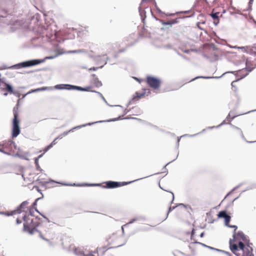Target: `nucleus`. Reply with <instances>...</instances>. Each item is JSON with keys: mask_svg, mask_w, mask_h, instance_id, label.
I'll return each mask as SVG.
<instances>
[{"mask_svg": "<svg viewBox=\"0 0 256 256\" xmlns=\"http://www.w3.org/2000/svg\"><path fill=\"white\" fill-rule=\"evenodd\" d=\"M177 19L172 20H170V25H172V24H176L178 22Z\"/></svg>", "mask_w": 256, "mask_h": 256, "instance_id": "obj_28", "label": "nucleus"}, {"mask_svg": "<svg viewBox=\"0 0 256 256\" xmlns=\"http://www.w3.org/2000/svg\"><path fill=\"white\" fill-rule=\"evenodd\" d=\"M42 156V154L40 155L38 158H35L34 163L37 167H39L38 159Z\"/></svg>", "mask_w": 256, "mask_h": 256, "instance_id": "obj_24", "label": "nucleus"}, {"mask_svg": "<svg viewBox=\"0 0 256 256\" xmlns=\"http://www.w3.org/2000/svg\"><path fill=\"white\" fill-rule=\"evenodd\" d=\"M190 239H191V240H194V242H192L190 244L189 246L190 248H192L194 244H200L204 246H206L204 244H202L200 242H198L195 240H196L194 238V228H192V231L191 232V236H190Z\"/></svg>", "mask_w": 256, "mask_h": 256, "instance_id": "obj_12", "label": "nucleus"}, {"mask_svg": "<svg viewBox=\"0 0 256 256\" xmlns=\"http://www.w3.org/2000/svg\"><path fill=\"white\" fill-rule=\"evenodd\" d=\"M119 238L118 236H116V234H112L108 239V242L110 244L115 243L116 246H119L120 244L118 243H116V242Z\"/></svg>", "mask_w": 256, "mask_h": 256, "instance_id": "obj_11", "label": "nucleus"}, {"mask_svg": "<svg viewBox=\"0 0 256 256\" xmlns=\"http://www.w3.org/2000/svg\"><path fill=\"white\" fill-rule=\"evenodd\" d=\"M22 177L24 178V180L26 181V182L28 183V184H32L34 182V177H32V178H28L26 177V175L25 174H22Z\"/></svg>", "mask_w": 256, "mask_h": 256, "instance_id": "obj_14", "label": "nucleus"}, {"mask_svg": "<svg viewBox=\"0 0 256 256\" xmlns=\"http://www.w3.org/2000/svg\"><path fill=\"white\" fill-rule=\"evenodd\" d=\"M6 86V90L8 92L10 93H12L13 92V90L12 86L8 84H5Z\"/></svg>", "mask_w": 256, "mask_h": 256, "instance_id": "obj_21", "label": "nucleus"}, {"mask_svg": "<svg viewBox=\"0 0 256 256\" xmlns=\"http://www.w3.org/2000/svg\"><path fill=\"white\" fill-rule=\"evenodd\" d=\"M20 100L16 106L13 108L14 118L12 122V138H16L20 134V120L18 118Z\"/></svg>", "mask_w": 256, "mask_h": 256, "instance_id": "obj_4", "label": "nucleus"}, {"mask_svg": "<svg viewBox=\"0 0 256 256\" xmlns=\"http://www.w3.org/2000/svg\"><path fill=\"white\" fill-rule=\"evenodd\" d=\"M226 254H228L229 256H230V253H229V252H226Z\"/></svg>", "mask_w": 256, "mask_h": 256, "instance_id": "obj_42", "label": "nucleus"}, {"mask_svg": "<svg viewBox=\"0 0 256 256\" xmlns=\"http://www.w3.org/2000/svg\"><path fill=\"white\" fill-rule=\"evenodd\" d=\"M247 74H248V73L246 74H245L244 75V76H246Z\"/></svg>", "mask_w": 256, "mask_h": 256, "instance_id": "obj_43", "label": "nucleus"}, {"mask_svg": "<svg viewBox=\"0 0 256 256\" xmlns=\"http://www.w3.org/2000/svg\"><path fill=\"white\" fill-rule=\"evenodd\" d=\"M22 220L24 221L23 218L22 219H20L19 218H16V224H20L22 222Z\"/></svg>", "mask_w": 256, "mask_h": 256, "instance_id": "obj_30", "label": "nucleus"}, {"mask_svg": "<svg viewBox=\"0 0 256 256\" xmlns=\"http://www.w3.org/2000/svg\"><path fill=\"white\" fill-rule=\"evenodd\" d=\"M70 90H79L80 91H83V89H84V88H82L80 86H72V85H70Z\"/></svg>", "mask_w": 256, "mask_h": 256, "instance_id": "obj_20", "label": "nucleus"}, {"mask_svg": "<svg viewBox=\"0 0 256 256\" xmlns=\"http://www.w3.org/2000/svg\"><path fill=\"white\" fill-rule=\"evenodd\" d=\"M30 206H29V202L28 201L26 200L23 202L17 210L12 211L10 212H3L2 214L5 216H10L14 214H19L22 212H26L30 209Z\"/></svg>", "mask_w": 256, "mask_h": 256, "instance_id": "obj_5", "label": "nucleus"}, {"mask_svg": "<svg viewBox=\"0 0 256 256\" xmlns=\"http://www.w3.org/2000/svg\"><path fill=\"white\" fill-rule=\"evenodd\" d=\"M230 116V114H228V116H227L226 118L228 119V117Z\"/></svg>", "mask_w": 256, "mask_h": 256, "instance_id": "obj_39", "label": "nucleus"}, {"mask_svg": "<svg viewBox=\"0 0 256 256\" xmlns=\"http://www.w3.org/2000/svg\"><path fill=\"white\" fill-rule=\"evenodd\" d=\"M56 56H51L48 57L47 58H48V59H52V58H55Z\"/></svg>", "mask_w": 256, "mask_h": 256, "instance_id": "obj_36", "label": "nucleus"}, {"mask_svg": "<svg viewBox=\"0 0 256 256\" xmlns=\"http://www.w3.org/2000/svg\"><path fill=\"white\" fill-rule=\"evenodd\" d=\"M218 216L219 218H224V219L225 224L226 226H228V224L230 222L231 217L227 214L226 211H220L218 214Z\"/></svg>", "mask_w": 256, "mask_h": 256, "instance_id": "obj_9", "label": "nucleus"}, {"mask_svg": "<svg viewBox=\"0 0 256 256\" xmlns=\"http://www.w3.org/2000/svg\"><path fill=\"white\" fill-rule=\"evenodd\" d=\"M145 94V92H142L141 93L136 92L135 93V94L134 96V99L138 100L140 98H141L144 96Z\"/></svg>", "mask_w": 256, "mask_h": 256, "instance_id": "obj_15", "label": "nucleus"}, {"mask_svg": "<svg viewBox=\"0 0 256 256\" xmlns=\"http://www.w3.org/2000/svg\"><path fill=\"white\" fill-rule=\"evenodd\" d=\"M180 206H184L183 204H180Z\"/></svg>", "mask_w": 256, "mask_h": 256, "instance_id": "obj_47", "label": "nucleus"}, {"mask_svg": "<svg viewBox=\"0 0 256 256\" xmlns=\"http://www.w3.org/2000/svg\"><path fill=\"white\" fill-rule=\"evenodd\" d=\"M42 62V60H34L20 63L18 66L20 67H28L40 64Z\"/></svg>", "mask_w": 256, "mask_h": 256, "instance_id": "obj_8", "label": "nucleus"}, {"mask_svg": "<svg viewBox=\"0 0 256 256\" xmlns=\"http://www.w3.org/2000/svg\"><path fill=\"white\" fill-rule=\"evenodd\" d=\"M244 70H240V72H243Z\"/></svg>", "mask_w": 256, "mask_h": 256, "instance_id": "obj_44", "label": "nucleus"}, {"mask_svg": "<svg viewBox=\"0 0 256 256\" xmlns=\"http://www.w3.org/2000/svg\"><path fill=\"white\" fill-rule=\"evenodd\" d=\"M92 86H86V87L84 88L83 91L95 92L94 90H92Z\"/></svg>", "mask_w": 256, "mask_h": 256, "instance_id": "obj_22", "label": "nucleus"}, {"mask_svg": "<svg viewBox=\"0 0 256 256\" xmlns=\"http://www.w3.org/2000/svg\"><path fill=\"white\" fill-rule=\"evenodd\" d=\"M254 47L256 48V42H255V43L254 44Z\"/></svg>", "mask_w": 256, "mask_h": 256, "instance_id": "obj_41", "label": "nucleus"}, {"mask_svg": "<svg viewBox=\"0 0 256 256\" xmlns=\"http://www.w3.org/2000/svg\"><path fill=\"white\" fill-rule=\"evenodd\" d=\"M161 22L163 25H170V21L164 22V20H161Z\"/></svg>", "mask_w": 256, "mask_h": 256, "instance_id": "obj_31", "label": "nucleus"}, {"mask_svg": "<svg viewBox=\"0 0 256 256\" xmlns=\"http://www.w3.org/2000/svg\"><path fill=\"white\" fill-rule=\"evenodd\" d=\"M40 237H41L43 239H44V240H48V238H52V236H48V234H46V238H45V237H44L43 236H42V234H40Z\"/></svg>", "mask_w": 256, "mask_h": 256, "instance_id": "obj_27", "label": "nucleus"}, {"mask_svg": "<svg viewBox=\"0 0 256 256\" xmlns=\"http://www.w3.org/2000/svg\"><path fill=\"white\" fill-rule=\"evenodd\" d=\"M248 242L246 236L243 232L234 234V239L230 241V250L237 256H254L252 248L246 246Z\"/></svg>", "mask_w": 256, "mask_h": 256, "instance_id": "obj_1", "label": "nucleus"}, {"mask_svg": "<svg viewBox=\"0 0 256 256\" xmlns=\"http://www.w3.org/2000/svg\"><path fill=\"white\" fill-rule=\"evenodd\" d=\"M0 152L8 155L20 156L22 152L12 140H5L0 143Z\"/></svg>", "mask_w": 256, "mask_h": 256, "instance_id": "obj_3", "label": "nucleus"}, {"mask_svg": "<svg viewBox=\"0 0 256 256\" xmlns=\"http://www.w3.org/2000/svg\"><path fill=\"white\" fill-rule=\"evenodd\" d=\"M46 90V88H38L35 89L34 90H32V92H38V91H40V90Z\"/></svg>", "mask_w": 256, "mask_h": 256, "instance_id": "obj_26", "label": "nucleus"}, {"mask_svg": "<svg viewBox=\"0 0 256 256\" xmlns=\"http://www.w3.org/2000/svg\"><path fill=\"white\" fill-rule=\"evenodd\" d=\"M0 0L2 2L6 3V2H8L12 1V0Z\"/></svg>", "mask_w": 256, "mask_h": 256, "instance_id": "obj_33", "label": "nucleus"}, {"mask_svg": "<svg viewBox=\"0 0 256 256\" xmlns=\"http://www.w3.org/2000/svg\"><path fill=\"white\" fill-rule=\"evenodd\" d=\"M70 84H58L56 86V88L58 89L70 90Z\"/></svg>", "mask_w": 256, "mask_h": 256, "instance_id": "obj_16", "label": "nucleus"}, {"mask_svg": "<svg viewBox=\"0 0 256 256\" xmlns=\"http://www.w3.org/2000/svg\"><path fill=\"white\" fill-rule=\"evenodd\" d=\"M256 66V65L254 67L251 68L248 66V63L246 62V70L248 71V72H251L255 67Z\"/></svg>", "mask_w": 256, "mask_h": 256, "instance_id": "obj_25", "label": "nucleus"}, {"mask_svg": "<svg viewBox=\"0 0 256 256\" xmlns=\"http://www.w3.org/2000/svg\"><path fill=\"white\" fill-rule=\"evenodd\" d=\"M233 132H237L240 135H243L242 130L238 128L233 126Z\"/></svg>", "mask_w": 256, "mask_h": 256, "instance_id": "obj_19", "label": "nucleus"}, {"mask_svg": "<svg viewBox=\"0 0 256 256\" xmlns=\"http://www.w3.org/2000/svg\"><path fill=\"white\" fill-rule=\"evenodd\" d=\"M97 69H98V68L93 67V68H90L89 69V70H96Z\"/></svg>", "mask_w": 256, "mask_h": 256, "instance_id": "obj_35", "label": "nucleus"}, {"mask_svg": "<svg viewBox=\"0 0 256 256\" xmlns=\"http://www.w3.org/2000/svg\"><path fill=\"white\" fill-rule=\"evenodd\" d=\"M204 232H202V233L200 234V236L201 238H202V237L204 236Z\"/></svg>", "mask_w": 256, "mask_h": 256, "instance_id": "obj_37", "label": "nucleus"}, {"mask_svg": "<svg viewBox=\"0 0 256 256\" xmlns=\"http://www.w3.org/2000/svg\"><path fill=\"white\" fill-rule=\"evenodd\" d=\"M7 15H8L7 12L6 11H4V14L0 15V16L3 17V18H6L7 16Z\"/></svg>", "mask_w": 256, "mask_h": 256, "instance_id": "obj_32", "label": "nucleus"}, {"mask_svg": "<svg viewBox=\"0 0 256 256\" xmlns=\"http://www.w3.org/2000/svg\"><path fill=\"white\" fill-rule=\"evenodd\" d=\"M200 24H205V22H198L196 24V26H197V27H198L199 29H200V30H203V28H202L200 26Z\"/></svg>", "mask_w": 256, "mask_h": 256, "instance_id": "obj_29", "label": "nucleus"}, {"mask_svg": "<svg viewBox=\"0 0 256 256\" xmlns=\"http://www.w3.org/2000/svg\"><path fill=\"white\" fill-rule=\"evenodd\" d=\"M57 138H55L53 142L50 144H49L48 146L44 148V152H47L48 150H50V148H52L54 145L56 144V140H57Z\"/></svg>", "mask_w": 256, "mask_h": 256, "instance_id": "obj_17", "label": "nucleus"}, {"mask_svg": "<svg viewBox=\"0 0 256 256\" xmlns=\"http://www.w3.org/2000/svg\"><path fill=\"white\" fill-rule=\"evenodd\" d=\"M24 229L30 234H33L38 231L37 228L40 225L39 220L32 216L28 214L23 216Z\"/></svg>", "mask_w": 256, "mask_h": 256, "instance_id": "obj_2", "label": "nucleus"}, {"mask_svg": "<svg viewBox=\"0 0 256 256\" xmlns=\"http://www.w3.org/2000/svg\"><path fill=\"white\" fill-rule=\"evenodd\" d=\"M146 82L150 87L154 90L159 88L161 84L160 80L152 76H148L146 77Z\"/></svg>", "mask_w": 256, "mask_h": 256, "instance_id": "obj_6", "label": "nucleus"}, {"mask_svg": "<svg viewBox=\"0 0 256 256\" xmlns=\"http://www.w3.org/2000/svg\"><path fill=\"white\" fill-rule=\"evenodd\" d=\"M219 12L212 13L211 14L212 18L214 20V23L216 24L219 22L218 14Z\"/></svg>", "mask_w": 256, "mask_h": 256, "instance_id": "obj_13", "label": "nucleus"}, {"mask_svg": "<svg viewBox=\"0 0 256 256\" xmlns=\"http://www.w3.org/2000/svg\"><path fill=\"white\" fill-rule=\"evenodd\" d=\"M144 12V10H142V12L140 11V14L141 15L142 14V12Z\"/></svg>", "mask_w": 256, "mask_h": 256, "instance_id": "obj_40", "label": "nucleus"}, {"mask_svg": "<svg viewBox=\"0 0 256 256\" xmlns=\"http://www.w3.org/2000/svg\"><path fill=\"white\" fill-rule=\"evenodd\" d=\"M92 80L91 82V84L96 88H99L102 86V83L99 80L98 78L96 76L95 74H92Z\"/></svg>", "mask_w": 256, "mask_h": 256, "instance_id": "obj_10", "label": "nucleus"}, {"mask_svg": "<svg viewBox=\"0 0 256 256\" xmlns=\"http://www.w3.org/2000/svg\"><path fill=\"white\" fill-rule=\"evenodd\" d=\"M234 80L233 82H232V84H231V85H232V88L233 90L234 91L236 92L238 90V88H236V85H235V84L238 80Z\"/></svg>", "mask_w": 256, "mask_h": 256, "instance_id": "obj_23", "label": "nucleus"}, {"mask_svg": "<svg viewBox=\"0 0 256 256\" xmlns=\"http://www.w3.org/2000/svg\"><path fill=\"white\" fill-rule=\"evenodd\" d=\"M132 182H116L113 181H108L104 182L106 186H104L103 188H116L120 187L126 186L131 183Z\"/></svg>", "mask_w": 256, "mask_h": 256, "instance_id": "obj_7", "label": "nucleus"}, {"mask_svg": "<svg viewBox=\"0 0 256 256\" xmlns=\"http://www.w3.org/2000/svg\"><path fill=\"white\" fill-rule=\"evenodd\" d=\"M0 256H2V255H0Z\"/></svg>", "mask_w": 256, "mask_h": 256, "instance_id": "obj_48", "label": "nucleus"}, {"mask_svg": "<svg viewBox=\"0 0 256 256\" xmlns=\"http://www.w3.org/2000/svg\"><path fill=\"white\" fill-rule=\"evenodd\" d=\"M227 226L230 227V228H234V233L233 234V236H232L233 238H232V239H230V241L232 240H233L234 239V234H238V232H236V230L237 229V226H236L230 225L228 224V226ZM229 244H230V242H229Z\"/></svg>", "mask_w": 256, "mask_h": 256, "instance_id": "obj_18", "label": "nucleus"}, {"mask_svg": "<svg viewBox=\"0 0 256 256\" xmlns=\"http://www.w3.org/2000/svg\"><path fill=\"white\" fill-rule=\"evenodd\" d=\"M253 0H250L249 2L250 4H252V3Z\"/></svg>", "mask_w": 256, "mask_h": 256, "instance_id": "obj_38", "label": "nucleus"}, {"mask_svg": "<svg viewBox=\"0 0 256 256\" xmlns=\"http://www.w3.org/2000/svg\"><path fill=\"white\" fill-rule=\"evenodd\" d=\"M172 15H174V14H169V16H172Z\"/></svg>", "mask_w": 256, "mask_h": 256, "instance_id": "obj_46", "label": "nucleus"}, {"mask_svg": "<svg viewBox=\"0 0 256 256\" xmlns=\"http://www.w3.org/2000/svg\"><path fill=\"white\" fill-rule=\"evenodd\" d=\"M234 117H235L234 116H232V119H233Z\"/></svg>", "mask_w": 256, "mask_h": 256, "instance_id": "obj_45", "label": "nucleus"}, {"mask_svg": "<svg viewBox=\"0 0 256 256\" xmlns=\"http://www.w3.org/2000/svg\"><path fill=\"white\" fill-rule=\"evenodd\" d=\"M176 207L175 206H173L172 208L171 206H170L168 208V213L170 212H171L173 209H174Z\"/></svg>", "mask_w": 256, "mask_h": 256, "instance_id": "obj_34", "label": "nucleus"}]
</instances>
